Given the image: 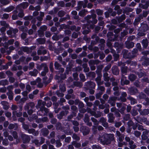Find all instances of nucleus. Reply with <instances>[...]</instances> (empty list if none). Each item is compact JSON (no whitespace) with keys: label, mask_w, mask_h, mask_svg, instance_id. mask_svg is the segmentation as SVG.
I'll use <instances>...</instances> for the list:
<instances>
[{"label":"nucleus","mask_w":149,"mask_h":149,"mask_svg":"<svg viewBox=\"0 0 149 149\" xmlns=\"http://www.w3.org/2000/svg\"><path fill=\"white\" fill-rule=\"evenodd\" d=\"M38 35L40 37H42L44 36V31L39 29L38 31Z\"/></svg>","instance_id":"obj_39"},{"label":"nucleus","mask_w":149,"mask_h":149,"mask_svg":"<svg viewBox=\"0 0 149 149\" xmlns=\"http://www.w3.org/2000/svg\"><path fill=\"white\" fill-rule=\"evenodd\" d=\"M136 48L140 51L142 50V49L141 44L139 43H138L136 45Z\"/></svg>","instance_id":"obj_61"},{"label":"nucleus","mask_w":149,"mask_h":149,"mask_svg":"<svg viewBox=\"0 0 149 149\" xmlns=\"http://www.w3.org/2000/svg\"><path fill=\"white\" fill-rule=\"evenodd\" d=\"M140 70L137 73V74L139 78H141L144 76L146 75V74L144 71L140 69Z\"/></svg>","instance_id":"obj_17"},{"label":"nucleus","mask_w":149,"mask_h":149,"mask_svg":"<svg viewBox=\"0 0 149 149\" xmlns=\"http://www.w3.org/2000/svg\"><path fill=\"white\" fill-rule=\"evenodd\" d=\"M140 21V19L139 18H135L134 20V25H137L139 24V22Z\"/></svg>","instance_id":"obj_50"},{"label":"nucleus","mask_w":149,"mask_h":149,"mask_svg":"<svg viewBox=\"0 0 149 149\" xmlns=\"http://www.w3.org/2000/svg\"><path fill=\"white\" fill-rule=\"evenodd\" d=\"M141 81L143 82H146L147 83H149V79L147 77H143L141 79Z\"/></svg>","instance_id":"obj_64"},{"label":"nucleus","mask_w":149,"mask_h":149,"mask_svg":"<svg viewBox=\"0 0 149 149\" xmlns=\"http://www.w3.org/2000/svg\"><path fill=\"white\" fill-rule=\"evenodd\" d=\"M65 14V12L63 10L59 11L58 13V16L60 17H63Z\"/></svg>","instance_id":"obj_37"},{"label":"nucleus","mask_w":149,"mask_h":149,"mask_svg":"<svg viewBox=\"0 0 149 149\" xmlns=\"http://www.w3.org/2000/svg\"><path fill=\"white\" fill-rule=\"evenodd\" d=\"M8 27H5L3 26L1 27L0 29V31L2 34H3L5 33V31L6 30V28Z\"/></svg>","instance_id":"obj_52"},{"label":"nucleus","mask_w":149,"mask_h":149,"mask_svg":"<svg viewBox=\"0 0 149 149\" xmlns=\"http://www.w3.org/2000/svg\"><path fill=\"white\" fill-rule=\"evenodd\" d=\"M141 114L142 115H148L149 114V109H143L141 112Z\"/></svg>","instance_id":"obj_28"},{"label":"nucleus","mask_w":149,"mask_h":149,"mask_svg":"<svg viewBox=\"0 0 149 149\" xmlns=\"http://www.w3.org/2000/svg\"><path fill=\"white\" fill-rule=\"evenodd\" d=\"M83 67L84 68V70L85 72H88L89 71V69L87 67V64H84Z\"/></svg>","instance_id":"obj_44"},{"label":"nucleus","mask_w":149,"mask_h":149,"mask_svg":"<svg viewBox=\"0 0 149 149\" xmlns=\"http://www.w3.org/2000/svg\"><path fill=\"white\" fill-rule=\"evenodd\" d=\"M80 78L81 80L83 81H85V76L82 73H80L79 75Z\"/></svg>","instance_id":"obj_46"},{"label":"nucleus","mask_w":149,"mask_h":149,"mask_svg":"<svg viewBox=\"0 0 149 149\" xmlns=\"http://www.w3.org/2000/svg\"><path fill=\"white\" fill-rule=\"evenodd\" d=\"M46 63H42L40 65L38 64L36 66V68L39 71H40L46 64Z\"/></svg>","instance_id":"obj_27"},{"label":"nucleus","mask_w":149,"mask_h":149,"mask_svg":"<svg viewBox=\"0 0 149 149\" xmlns=\"http://www.w3.org/2000/svg\"><path fill=\"white\" fill-rule=\"evenodd\" d=\"M112 73L115 75H117L119 73V70L118 68L116 66L112 67L111 68Z\"/></svg>","instance_id":"obj_11"},{"label":"nucleus","mask_w":149,"mask_h":149,"mask_svg":"<svg viewBox=\"0 0 149 149\" xmlns=\"http://www.w3.org/2000/svg\"><path fill=\"white\" fill-rule=\"evenodd\" d=\"M130 93L132 95H135L138 92V90L137 88L134 87H131L129 90Z\"/></svg>","instance_id":"obj_8"},{"label":"nucleus","mask_w":149,"mask_h":149,"mask_svg":"<svg viewBox=\"0 0 149 149\" xmlns=\"http://www.w3.org/2000/svg\"><path fill=\"white\" fill-rule=\"evenodd\" d=\"M91 120L94 123V124L97 126L98 124V122L97 120L93 117H92L91 118Z\"/></svg>","instance_id":"obj_40"},{"label":"nucleus","mask_w":149,"mask_h":149,"mask_svg":"<svg viewBox=\"0 0 149 149\" xmlns=\"http://www.w3.org/2000/svg\"><path fill=\"white\" fill-rule=\"evenodd\" d=\"M12 32V38L15 37V36L16 33L18 32V30L17 29L15 28L13 29L11 28Z\"/></svg>","instance_id":"obj_33"},{"label":"nucleus","mask_w":149,"mask_h":149,"mask_svg":"<svg viewBox=\"0 0 149 149\" xmlns=\"http://www.w3.org/2000/svg\"><path fill=\"white\" fill-rule=\"evenodd\" d=\"M21 49L24 52H27L29 50V48L26 46L22 47Z\"/></svg>","instance_id":"obj_56"},{"label":"nucleus","mask_w":149,"mask_h":149,"mask_svg":"<svg viewBox=\"0 0 149 149\" xmlns=\"http://www.w3.org/2000/svg\"><path fill=\"white\" fill-rule=\"evenodd\" d=\"M21 137L23 143H29L31 140L30 137L25 134H22L21 135Z\"/></svg>","instance_id":"obj_5"},{"label":"nucleus","mask_w":149,"mask_h":149,"mask_svg":"<svg viewBox=\"0 0 149 149\" xmlns=\"http://www.w3.org/2000/svg\"><path fill=\"white\" fill-rule=\"evenodd\" d=\"M8 82L6 79L1 80L0 81V86H5L8 85Z\"/></svg>","instance_id":"obj_25"},{"label":"nucleus","mask_w":149,"mask_h":149,"mask_svg":"<svg viewBox=\"0 0 149 149\" xmlns=\"http://www.w3.org/2000/svg\"><path fill=\"white\" fill-rule=\"evenodd\" d=\"M68 113V111L67 110H65V111H62L59 113L62 116H65V115H67Z\"/></svg>","instance_id":"obj_57"},{"label":"nucleus","mask_w":149,"mask_h":149,"mask_svg":"<svg viewBox=\"0 0 149 149\" xmlns=\"http://www.w3.org/2000/svg\"><path fill=\"white\" fill-rule=\"evenodd\" d=\"M72 138L74 140L79 141L80 140L79 137L76 134L74 133L72 136Z\"/></svg>","instance_id":"obj_43"},{"label":"nucleus","mask_w":149,"mask_h":149,"mask_svg":"<svg viewBox=\"0 0 149 149\" xmlns=\"http://www.w3.org/2000/svg\"><path fill=\"white\" fill-rule=\"evenodd\" d=\"M49 68L50 72L53 73V72L54 69L53 68V63L52 62H51L50 63Z\"/></svg>","instance_id":"obj_42"},{"label":"nucleus","mask_w":149,"mask_h":149,"mask_svg":"<svg viewBox=\"0 0 149 149\" xmlns=\"http://www.w3.org/2000/svg\"><path fill=\"white\" fill-rule=\"evenodd\" d=\"M12 135L14 139H16L18 138L17 133L16 131H13L12 133Z\"/></svg>","instance_id":"obj_53"},{"label":"nucleus","mask_w":149,"mask_h":149,"mask_svg":"<svg viewBox=\"0 0 149 149\" xmlns=\"http://www.w3.org/2000/svg\"><path fill=\"white\" fill-rule=\"evenodd\" d=\"M20 6L23 9L26 8L29 6V3L26 2H23L20 4Z\"/></svg>","instance_id":"obj_26"},{"label":"nucleus","mask_w":149,"mask_h":149,"mask_svg":"<svg viewBox=\"0 0 149 149\" xmlns=\"http://www.w3.org/2000/svg\"><path fill=\"white\" fill-rule=\"evenodd\" d=\"M126 109V106H123L119 111V112L122 114L124 115L125 114V111Z\"/></svg>","instance_id":"obj_34"},{"label":"nucleus","mask_w":149,"mask_h":149,"mask_svg":"<svg viewBox=\"0 0 149 149\" xmlns=\"http://www.w3.org/2000/svg\"><path fill=\"white\" fill-rule=\"evenodd\" d=\"M59 87L60 90L62 93H64L66 91V88L65 84H60Z\"/></svg>","instance_id":"obj_24"},{"label":"nucleus","mask_w":149,"mask_h":149,"mask_svg":"<svg viewBox=\"0 0 149 149\" xmlns=\"http://www.w3.org/2000/svg\"><path fill=\"white\" fill-rule=\"evenodd\" d=\"M87 12V10L85 9L82 10L79 13V15L80 16H84Z\"/></svg>","instance_id":"obj_31"},{"label":"nucleus","mask_w":149,"mask_h":149,"mask_svg":"<svg viewBox=\"0 0 149 149\" xmlns=\"http://www.w3.org/2000/svg\"><path fill=\"white\" fill-rule=\"evenodd\" d=\"M39 108V110L37 112V114L39 116L45 115L49 111V109L44 106H42Z\"/></svg>","instance_id":"obj_3"},{"label":"nucleus","mask_w":149,"mask_h":149,"mask_svg":"<svg viewBox=\"0 0 149 149\" xmlns=\"http://www.w3.org/2000/svg\"><path fill=\"white\" fill-rule=\"evenodd\" d=\"M47 29V26L45 25H43L40 27V29L44 32L46 31Z\"/></svg>","instance_id":"obj_63"},{"label":"nucleus","mask_w":149,"mask_h":149,"mask_svg":"<svg viewBox=\"0 0 149 149\" xmlns=\"http://www.w3.org/2000/svg\"><path fill=\"white\" fill-rule=\"evenodd\" d=\"M87 76L88 77L94 78L95 77V74L94 72H90L88 74Z\"/></svg>","instance_id":"obj_38"},{"label":"nucleus","mask_w":149,"mask_h":149,"mask_svg":"<svg viewBox=\"0 0 149 149\" xmlns=\"http://www.w3.org/2000/svg\"><path fill=\"white\" fill-rule=\"evenodd\" d=\"M54 66L55 69L56 70H58L59 68L60 65L56 61L54 63Z\"/></svg>","instance_id":"obj_59"},{"label":"nucleus","mask_w":149,"mask_h":149,"mask_svg":"<svg viewBox=\"0 0 149 149\" xmlns=\"http://www.w3.org/2000/svg\"><path fill=\"white\" fill-rule=\"evenodd\" d=\"M149 6V0L146 1L145 4H141L140 6V7L143 9H147Z\"/></svg>","instance_id":"obj_21"},{"label":"nucleus","mask_w":149,"mask_h":149,"mask_svg":"<svg viewBox=\"0 0 149 149\" xmlns=\"http://www.w3.org/2000/svg\"><path fill=\"white\" fill-rule=\"evenodd\" d=\"M148 132H143L141 136L142 139L143 140H145L146 139L148 138V137L146 135H148Z\"/></svg>","instance_id":"obj_30"},{"label":"nucleus","mask_w":149,"mask_h":149,"mask_svg":"<svg viewBox=\"0 0 149 149\" xmlns=\"http://www.w3.org/2000/svg\"><path fill=\"white\" fill-rule=\"evenodd\" d=\"M128 79L131 81H134L137 78L136 76L134 74H130L128 77Z\"/></svg>","instance_id":"obj_16"},{"label":"nucleus","mask_w":149,"mask_h":149,"mask_svg":"<svg viewBox=\"0 0 149 149\" xmlns=\"http://www.w3.org/2000/svg\"><path fill=\"white\" fill-rule=\"evenodd\" d=\"M7 94L8 96V98L10 100H12L13 99V93H7Z\"/></svg>","instance_id":"obj_51"},{"label":"nucleus","mask_w":149,"mask_h":149,"mask_svg":"<svg viewBox=\"0 0 149 149\" xmlns=\"http://www.w3.org/2000/svg\"><path fill=\"white\" fill-rule=\"evenodd\" d=\"M117 97L115 96H111L109 97L108 101V103L110 104L111 106H114L115 105Z\"/></svg>","instance_id":"obj_6"},{"label":"nucleus","mask_w":149,"mask_h":149,"mask_svg":"<svg viewBox=\"0 0 149 149\" xmlns=\"http://www.w3.org/2000/svg\"><path fill=\"white\" fill-rule=\"evenodd\" d=\"M35 105L33 102H31L26 103L24 106L25 110L27 111L29 115H31L34 112L33 109L35 108Z\"/></svg>","instance_id":"obj_2"},{"label":"nucleus","mask_w":149,"mask_h":149,"mask_svg":"<svg viewBox=\"0 0 149 149\" xmlns=\"http://www.w3.org/2000/svg\"><path fill=\"white\" fill-rule=\"evenodd\" d=\"M14 8V7L13 6H10L5 9L4 10V11L7 12H10L13 10Z\"/></svg>","instance_id":"obj_29"},{"label":"nucleus","mask_w":149,"mask_h":149,"mask_svg":"<svg viewBox=\"0 0 149 149\" xmlns=\"http://www.w3.org/2000/svg\"><path fill=\"white\" fill-rule=\"evenodd\" d=\"M127 48L130 49L133 48L134 46V43L132 42L128 41L125 42Z\"/></svg>","instance_id":"obj_10"},{"label":"nucleus","mask_w":149,"mask_h":149,"mask_svg":"<svg viewBox=\"0 0 149 149\" xmlns=\"http://www.w3.org/2000/svg\"><path fill=\"white\" fill-rule=\"evenodd\" d=\"M143 62H142V65L144 66H147L149 65V58L146 57H142Z\"/></svg>","instance_id":"obj_7"},{"label":"nucleus","mask_w":149,"mask_h":149,"mask_svg":"<svg viewBox=\"0 0 149 149\" xmlns=\"http://www.w3.org/2000/svg\"><path fill=\"white\" fill-rule=\"evenodd\" d=\"M103 93L102 92H99L97 93L95 95L96 98L97 99H99L101 97V95L103 94Z\"/></svg>","instance_id":"obj_49"},{"label":"nucleus","mask_w":149,"mask_h":149,"mask_svg":"<svg viewBox=\"0 0 149 149\" xmlns=\"http://www.w3.org/2000/svg\"><path fill=\"white\" fill-rule=\"evenodd\" d=\"M7 89L8 91V93H12V91H11L13 88V86L12 85H9L7 87Z\"/></svg>","instance_id":"obj_47"},{"label":"nucleus","mask_w":149,"mask_h":149,"mask_svg":"<svg viewBox=\"0 0 149 149\" xmlns=\"http://www.w3.org/2000/svg\"><path fill=\"white\" fill-rule=\"evenodd\" d=\"M140 83L139 81L137 80L134 83V84L137 87H139L140 86Z\"/></svg>","instance_id":"obj_55"},{"label":"nucleus","mask_w":149,"mask_h":149,"mask_svg":"<svg viewBox=\"0 0 149 149\" xmlns=\"http://www.w3.org/2000/svg\"><path fill=\"white\" fill-rule=\"evenodd\" d=\"M86 83V85L91 87L93 88H94L95 84L93 82L91 81H88Z\"/></svg>","instance_id":"obj_23"},{"label":"nucleus","mask_w":149,"mask_h":149,"mask_svg":"<svg viewBox=\"0 0 149 149\" xmlns=\"http://www.w3.org/2000/svg\"><path fill=\"white\" fill-rule=\"evenodd\" d=\"M37 42L39 44H44L45 43L46 40L45 38H39L37 39Z\"/></svg>","instance_id":"obj_18"},{"label":"nucleus","mask_w":149,"mask_h":149,"mask_svg":"<svg viewBox=\"0 0 149 149\" xmlns=\"http://www.w3.org/2000/svg\"><path fill=\"white\" fill-rule=\"evenodd\" d=\"M3 145L5 146H7L8 144V141L7 139H4L2 141Z\"/></svg>","instance_id":"obj_48"},{"label":"nucleus","mask_w":149,"mask_h":149,"mask_svg":"<svg viewBox=\"0 0 149 149\" xmlns=\"http://www.w3.org/2000/svg\"><path fill=\"white\" fill-rule=\"evenodd\" d=\"M120 82L121 85H124L129 84L130 82L129 80H127L125 78H122L120 80Z\"/></svg>","instance_id":"obj_12"},{"label":"nucleus","mask_w":149,"mask_h":149,"mask_svg":"<svg viewBox=\"0 0 149 149\" xmlns=\"http://www.w3.org/2000/svg\"><path fill=\"white\" fill-rule=\"evenodd\" d=\"M29 73V74L31 76L36 77L38 73V71L37 70L35 69L33 70V71H30Z\"/></svg>","instance_id":"obj_22"},{"label":"nucleus","mask_w":149,"mask_h":149,"mask_svg":"<svg viewBox=\"0 0 149 149\" xmlns=\"http://www.w3.org/2000/svg\"><path fill=\"white\" fill-rule=\"evenodd\" d=\"M114 139L113 134H107L102 136L100 138L99 140L103 145H108L111 143V141Z\"/></svg>","instance_id":"obj_1"},{"label":"nucleus","mask_w":149,"mask_h":149,"mask_svg":"<svg viewBox=\"0 0 149 149\" xmlns=\"http://www.w3.org/2000/svg\"><path fill=\"white\" fill-rule=\"evenodd\" d=\"M0 24L1 26H3L4 27H9V24L6 23V22L4 21H1L0 22Z\"/></svg>","instance_id":"obj_32"},{"label":"nucleus","mask_w":149,"mask_h":149,"mask_svg":"<svg viewBox=\"0 0 149 149\" xmlns=\"http://www.w3.org/2000/svg\"><path fill=\"white\" fill-rule=\"evenodd\" d=\"M41 133L44 136H46L49 134V132L46 128H43L41 130Z\"/></svg>","instance_id":"obj_19"},{"label":"nucleus","mask_w":149,"mask_h":149,"mask_svg":"<svg viewBox=\"0 0 149 149\" xmlns=\"http://www.w3.org/2000/svg\"><path fill=\"white\" fill-rule=\"evenodd\" d=\"M92 149H102L101 147L99 145H93L92 146Z\"/></svg>","instance_id":"obj_62"},{"label":"nucleus","mask_w":149,"mask_h":149,"mask_svg":"<svg viewBox=\"0 0 149 149\" xmlns=\"http://www.w3.org/2000/svg\"><path fill=\"white\" fill-rule=\"evenodd\" d=\"M67 26L65 24H63L60 26V29L61 30H60V31H61L63 29H66L67 28Z\"/></svg>","instance_id":"obj_54"},{"label":"nucleus","mask_w":149,"mask_h":149,"mask_svg":"<svg viewBox=\"0 0 149 149\" xmlns=\"http://www.w3.org/2000/svg\"><path fill=\"white\" fill-rule=\"evenodd\" d=\"M87 21V22L89 24H92V21L91 15H88L84 18Z\"/></svg>","instance_id":"obj_20"},{"label":"nucleus","mask_w":149,"mask_h":149,"mask_svg":"<svg viewBox=\"0 0 149 149\" xmlns=\"http://www.w3.org/2000/svg\"><path fill=\"white\" fill-rule=\"evenodd\" d=\"M138 110L135 107H134L133 109L132 112V114L133 116H135L138 114Z\"/></svg>","instance_id":"obj_36"},{"label":"nucleus","mask_w":149,"mask_h":149,"mask_svg":"<svg viewBox=\"0 0 149 149\" xmlns=\"http://www.w3.org/2000/svg\"><path fill=\"white\" fill-rule=\"evenodd\" d=\"M96 11L97 15H102L103 13V11L100 9H97Z\"/></svg>","instance_id":"obj_41"},{"label":"nucleus","mask_w":149,"mask_h":149,"mask_svg":"<svg viewBox=\"0 0 149 149\" xmlns=\"http://www.w3.org/2000/svg\"><path fill=\"white\" fill-rule=\"evenodd\" d=\"M91 16L92 21V24H96L97 22V20L96 19V15L95 13H92L91 15Z\"/></svg>","instance_id":"obj_9"},{"label":"nucleus","mask_w":149,"mask_h":149,"mask_svg":"<svg viewBox=\"0 0 149 149\" xmlns=\"http://www.w3.org/2000/svg\"><path fill=\"white\" fill-rule=\"evenodd\" d=\"M133 10V9L130 7L126 8L125 9L123 10V13H129L130 12H132Z\"/></svg>","instance_id":"obj_35"},{"label":"nucleus","mask_w":149,"mask_h":149,"mask_svg":"<svg viewBox=\"0 0 149 149\" xmlns=\"http://www.w3.org/2000/svg\"><path fill=\"white\" fill-rule=\"evenodd\" d=\"M125 18L126 16L124 14H123L120 17H117L116 19H117L118 22L119 23H120L125 20Z\"/></svg>","instance_id":"obj_13"},{"label":"nucleus","mask_w":149,"mask_h":149,"mask_svg":"<svg viewBox=\"0 0 149 149\" xmlns=\"http://www.w3.org/2000/svg\"><path fill=\"white\" fill-rule=\"evenodd\" d=\"M109 119L108 120V121L109 123H112L113 121L115 119V117L113 116V115L112 113H110L109 114Z\"/></svg>","instance_id":"obj_15"},{"label":"nucleus","mask_w":149,"mask_h":149,"mask_svg":"<svg viewBox=\"0 0 149 149\" xmlns=\"http://www.w3.org/2000/svg\"><path fill=\"white\" fill-rule=\"evenodd\" d=\"M123 58L125 59L130 58H132V56L130 52L126 49H123L122 51Z\"/></svg>","instance_id":"obj_4"},{"label":"nucleus","mask_w":149,"mask_h":149,"mask_svg":"<svg viewBox=\"0 0 149 149\" xmlns=\"http://www.w3.org/2000/svg\"><path fill=\"white\" fill-rule=\"evenodd\" d=\"M148 40L147 39H144L142 40V44L144 49H146L148 45Z\"/></svg>","instance_id":"obj_14"},{"label":"nucleus","mask_w":149,"mask_h":149,"mask_svg":"<svg viewBox=\"0 0 149 149\" xmlns=\"http://www.w3.org/2000/svg\"><path fill=\"white\" fill-rule=\"evenodd\" d=\"M8 68L7 65H1L0 66V70H7Z\"/></svg>","instance_id":"obj_45"},{"label":"nucleus","mask_w":149,"mask_h":149,"mask_svg":"<svg viewBox=\"0 0 149 149\" xmlns=\"http://www.w3.org/2000/svg\"><path fill=\"white\" fill-rule=\"evenodd\" d=\"M83 3V1H80L78 2V6L79 9H81L82 7Z\"/></svg>","instance_id":"obj_58"},{"label":"nucleus","mask_w":149,"mask_h":149,"mask_svg":"<svg viewBox=\"0 0 149 149\" xmlns=\"http://www.w3.org/2000/svg\"><path fill=\"white\" fill-rule=\"evenodd\" d=\"M58 6H60L62 7H64L65 6V3L62 1H59L58 3Z\"/></svg>","instance_id":"obj_60"}]
</instances>
